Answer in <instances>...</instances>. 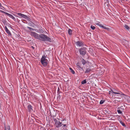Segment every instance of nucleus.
Instances as JSON below:
<instances>
[{
	"label": "nucleus",
	"mask_w": 130,
	"mask_h": 130,
	"mask_svg": "<svg viewBox=\"0 0 130 130\" xmlns=\"http://www.w3.org/2000/svg\"><path fill=\"white\" fill-rule=\"evenodd\" d=\"M120 123L124 126L125 127L126 125H125V124L122 122L121 121H120Z\"/></svg>",
	"instance_id": "4be33fe9"
},
{
	"label": "nucleus",
	"mask_w": 130,
	"mask_h": 130,
	"mask_svg": "<svg viewBox=\"0 0 130 130\" xmlns=\"http://www.w3.org/2000/svg\"><path fill=\"white\" fill-rule=\"evenodd\" d=\"M10 126H8L6 127L5 126V130H10Z\"/></svg>",
	"instance_id": "a211bd4d"
},
{
	"label": "nucleus",
	"mask_w": 130,
	"mask_h": 130,
	"mask_svg": "<svg viewBox=\"0 0 130 130\" xmlns=\"http://www.w3.org/2000/svg\"><path fill=\"white\" fill-rule=\"evenodd\" d=\"M7 15L9 16V17L12 18L13 19L14 21H15L16 20V19L11 14H10L8 13Z\"/></svg>",
	"instance_id": "ddd939ff"
},
{
	"label": "nucleus",
	"mask_w": 130,
	"mask_h": 130,
	"mask_svg": "<svg viewBox=\"0 0 130 130\" xmlns=\"http://www.w3.org/2000/svg\"><path fill=\"white\" fill-rule=\"evenodd\" d=\"M69 69L71 71V72L73 74H74L75 73V72L71 68H69Z\"/></svg>",
	"instance_id": "412c9836"
},
{
	"label": "nucleus",
	"mask_w": 130,
	"mask_h": 130,
	"mask_svg": "<svg viewBox=\"0 0 130 130\" xmlns=\"http://www.w3.org/2000/svg\"><path fill=\"white\" fill-rule=\"evenodd\" d=\"M81 62L83 65H85L86 63H88V61H86L85 60H84L83 59H82L81 60Z\"/></svg>",
	"instance_id": "f8f14e48"
},
{
	"label": "nucleus",
	"mask_w": 130,
	"mask_h": 130,
	"mask_svg": "<svg viewBox=\"0 0 130 130\" xmlns=\"http://www.w3.org/2000/svg\"><path fill=\"white\" fill-rule=\"evenodd\" d=\"M86 83V80H84L82 81V84H84Z\"/></svg>",
	"instance_id": "5701e85b"
},
{
	"label": "nucleus",
	"mask_w": 130,
	"mask_h": 130,
	"mask_svg": "<svg viewBox=\"0 0 130 130\" xmlns=\"http://www.w3.org/2000/svg\"><path fill=\"white\" fill-rule=\"evenodd\" d=\"M105 102V101L103 100H101L100 101V104H102L104 102Z\"/></svg>",
	"instance_id": "cd10ccee"
},
{
	"label": "nucleus",
	"mask_w": 130,
	"mask_h": 130,
	"mask_svg": "<svg viewBox=\"0 0 130 130\" xmlns=\"http://www.w3.org/2000/svg\"><path fill=\"white\" fill-rule=\"evenodd\" d=\"M117 111L119 113L121 114V115H122V111L121 110H120L119 109H118L117 110Z\"/></svg>",
	"instance_id": "aec40b11"
},
{
	"label": "nucleus",
	"mask_w": 130,
	"mask_h": 130,
	"mask_svg": "<svg viewBox=\"0 0 130 130\" xmlns=\"http://www.w3.org/2000/svg\"><path fill=\"white\" fill-rule=\"evenodd\" d=\"M122 106L121 107H119L118 108V109H119V110H121L122 111H123V108H122Z\"/></svg>",
	"instance_id": "b1692460"
},
{
	"label": "nucleus",
	"mask_w": 130,
	"mask_h": 130,
	"mask_svg": "<svg viewBox=\"0 0 130 130\" xmlns=\"http://www.w3.org/2000/svg\"><path fill=\"white\" fill-rule=\"evenodd\" d=\"M111 91H109V94H110V93H111Z\"/></svg>",
	"instance_id": "c756f323"
},
{
	"label": "nucleus",
	"mask_w": 130,
	"mask_h": 130,
	"mask_svg": "<svg viewBox=\"0 0 130 130\" xmlns=\"http://www.w3.org/2000/svg\"><path fill=\"white\" fill-rule=\"evenodd\" d=\"M78 63L76 65L77 66V68L80 70H82L83 71H84V70L83 69V67H81L79 65H78Z\"/></svg>",
	"instance_id": "2eb2a0df"
},
{
	"label": "nucleus",
	"mask_w": 130,
	"mask_h": 130,
	"mask_svg": "<svg viewBox=\"0 0 130 130\" xmlns=\"http://www.w3.org/2000/svg\"><path fill=\"white\" fill-rule=\"evenodd\" d=\"M32 48H33V49H34V47H33V46H32Z\"/></svg>",
	"instance_id": "2f4dec72"
},
{
	"label": "nucleus",
	"mask_w": 130,
	"mask_h": 130,
	"mask_svg": "<svg viewBox=\"0 0 130 130\" xmlns=\"http://www.w3.org/2000/svg\"><path fill=\"white\" fill-rule=\"evenodd\" d=\"M0 11L2 13H3L7 15L8 13L2 10H0Z\"/></svg>",
	"instance_id": "a878e982"
},
{
	"label": "nucleus",
	"mask_w": 130,
	"mask_h": 130,
	"mask_svg": "<svg viewBox=\"0 0 130 130\" xmlns=\"http://www.w3.org/2000/svg\"><path fill=\"white\" fill-rule=\"evenodd\" d=\"M30 34L35 39H39L40 35L38 34L35 32L31 31L30 32Z\"/></svg>",
	"instance_id": "39448f33"
},
{
	"label": "nucleus",
	"mask_w": 130,
	"mask_h": 130,
	"mask_svg": "<svg viewBox=\"0 0 130 130\" xmlns=\"http://www.w3.org/2000/svg\"><path fill=\"white\" fill-rule=\"evenodd\" d=\"M96 24L100 26V27H102L103 28L106 29L107 30H108L109 29V28L105 26H104L102 25L100 23H96Z\"/></svg>",
	"instance_id": "9d476101"
},
{
	"label": "nucleus",
	"mask_w": 130,
	"mask_h": 130,
	"mask_svg": "<svg viewBox=\"0 0 130 130\" xmlns=\"http://www.w3.org/2000/svg\"><path fill=\"white\" fill-rule=\"evenodd\" d=\"M41 62L44 67H46L48 63V60L46 59V57L44 55H43L41 59Z\"/></svg>",
	"instance_id": "7ed1b4c3"
},
{
	"label": "nucleus",
	"mask_w": 130,
	"mask_h": 130,
	"mask_svg": "<svg viewBox=\"0 0 130 130\" xmlns=\"http://www.w3.org/2000/svg\"><path fill=\"white\" fill-rule=\"evenodd\" d=\"M27 107L29 111H31L33 110L32 108V107L31 105H28Z\"/></svg>",
	"instance_id": "4468645a"
},
{
	"label": "nucleus",
	"mask_w": 130,
	"mask_h": 130,
	"mask_svg": "<svg viewBox=\"0 0 130 130\" xmlns=\"http://www.w3.org/2000/svg\"><path fill=\"white\" fill-rule=\"evenodd\" d=\"M59 88H58V91H59Z\"/></svg>",
	"instance_id": "7c9ffc66"
},
{
	"label": "nucleus",
	"mask_w": 130,
	"mask_h": 130,
	"mask_svg": "<svg viewBox=\"0 0 130 130\" xmlns=\"http://www.w3.org/2000/svg\"><path fill=\"white\" fill-rule=\"evenodd\" d=\"M86 48L84 47L80 49L79 50L80 55L82 56H84L86 53Z\"/></svg>",
	"instance_id": "20e7f679"
},
{
	"label": "nucleus",
	"mask_w": 130,
	"mask_h": 130,
	"mask_svg": "<svg viewBox=\"0 0 130 130\" xmlns=\"http://www.w3.org/2000/svg\"><path fill=\"white\" fill-rule=\"evenodd\" d=\"M39 39L43 41L52 42L51 39L44 34H41L40 35Z\"/></svg>",
	"instance_id": "f03ea898"
},
{
	"label": "nucleus",
	"mask_w": 130,
	"mask_h": 130,
	"mask_svg": "<svg viewBox=\"0 0 130 130\" xmlns=\"http://www.w3.org/2000/svg\"><path fill=\"white\" fill-rule=\"evenodd\" d=\"M91 71V69H90L89 68H87L86 69V71L85 72V73H88L90 72Z\"/></svg>",
	"instance_id": "dca6fc26"
},
{
	"label": "nucleus",
	"mask_w": 130,
	"mask_h": 130,
	"mask_svg": "<svg viewBox=\"0 0 130 130\" xmlns=\"http://www.w3.org/2000/svg\"><path fill=\"white\" fill-rule=\"evenodd\" d=\"M5 29L7 33V34H8V35L10 36H11V34L9 30L8 29L7 27L6 26L5 27Z\"/></svg>",
	"instance_id": "9b49d317"
},
{
	"label": "nucleus",
	"mask_w": 130,
	"mask_h": 130,
	"mask_svg": "<svg viewBox=\"0 0 130 130\" xmlns=\"http://www.w3.org/2000/svg\"><path fill=\"white\" fill-rule=\"evenodd\" d=\"M68 32L69 35H71L72 34V30L71 29H69L68 30Z\"/></svg>",
	"instance_id": "6ab92c4d"
},
{
	"label": "nucleus",
	"mask_w": 130,
	"mask_h": 130,
	"mask_svg": "<svg viewBox=\"0 0 130 130\" xmlns=\"http://www.w3.org/2000/svg\"><path fill=\"white\" fill-rule=\"evenodd\" d=\"M54 120L55 121V125L56 127L58 128L60 127L62 125H63L62 128H63V129L64 128L63 127L66 128L67 127V126H66L67 123L64 122L63 121L64 120H61V122H60L59 121L57 120L56 119H54ZM62 130H68L66 128L65 129H63Z\"/></svg>",
	"instance_id": "f257e3e1"
},
{
	"label": "nucleus",
	"mask_w": 130,
	"mask_h": 130,
	"mask_svg": "<svg viewBox=\"0 0 130 130\" xmlns=\"http://www.w3.org/2000/svg\"><path fill=\"white\" fill-rule=\"evenodd\" d=\"M111 91L112 93L114 94H117L120 95H125V94L123 93L118 91L117 90H111Z\"/></svg>",
	"instance_id": "423d86ee"
},
{
	"label": "nucleus",
	"mask_w": 130,
	"mask_h": 130,
	"mask_svg": "<svg viewBox=\"0 0 130 130\" xmlns=\"http://www.w3.org/2000/svg\"><path fill=\"white\" fill-rule=\"evenodd\" d=\"M124 27L127 30H129L130 29V27H129L128 25H125Z\"/></svg>",
	"instance_id": "f3484780"
},
{
	"label": "nucleus",
	"mask_w": 130,
	"mask_h": 130,
	"mask_svg": "<svg viewBox=\"0 0 130 130\" xmlns=\"http://www.w3.org/2000/svg\"><path fill=\"white\" fill-rule=\"evenodd\" d=\"M17 14L20 16L21 18L22 17L25 19H27L28 18V17L27 16L21 13H17Z\"/></svg>",
	"instance_id": "6e6552de"
},
{
	"label": "nucleus",
	"mask_w": 130,
	"mask_h": 130,
	"mask_svg": "<svg viewBox=\"0 0 130 130\" xmlns=\"http://www.w3.org/2000/svg\"><path fill=\"white\" fill-rule=\"evenodd\" d=\"M0 7H3L2 6V4L1 3H0Z\"/></svg>",
	"instance_id": "c85d7f7f"
},
{
	"label": "nucleus",
	"mask_w": 130,
	"mask_h": 130,
	"mask_svg": "<svg viewBox=\"0 0 130 130\" xmlns=\"http://www.w3.org/2000/svg\"><path fill=\"white\" fill-rule=\"evenodd\" d=\"M117 97L116 98V99L115 100V102L116 101L120 102H122L123 98L121 96L117 95Z\"/></svg>",
	"instance_id": "0eeeda50"
},
{
	"label": "nucleus",
	"mask_w": 130,
	"mask_h": 130,
	"mask_svg": "<svg viewBox=\"0 0 130 130\" xmlns=\"http://www.w3.org/2000/svg\"><path fill=\"white\" fill-rule=\"evenodd\" d=\"M27 28H28L30 30H33L34 31L35 29H33L31 27H27Z\"/></svg>",
	"instance_id": "393cba45"
},
{
	"label": "nucleus",
	"mask_w": 130,
	"mask_h": 130,
	"mask_svg": "<svg viewBox=\"0 0 130 130\" xmlns=\"http://www.w3.org/2000/svg\"><path fill=\"white\" fill-rule=\"evenodd\" d=\"M91 28L92 29V30H94L95 28V26H93L92 25H91Z\"/></svg>",
	"instance_id": "bb28decb"
},
{
	"label": "nucleus",
	"mask_w": 130,
	"mask_h": 130,
	"mask_svg": "<svg viewBox=\"0 0 130 130\" xmlns=\"http://www.w3.org/2000/svg\"><path fill=\"white\" fill-rule=\"evenodd\" d=\"M105 4H107V3H105Z\"/></svg>",
	"instance_id": "473e14b6"
},
{
	"label": "nucleus",
	"mask_w": 130,
	"mask_h": 130,
	"mask_svg": "<svg viewBox=\"0 0 130 130\" xmlns=\"http://www.w3.org/2000/svg\"><path fill=\"white\" fill-rule=\"evenodd\" d=\"M76 44L77 45L79 46H83L84 45V42L81 41H77Z\"/></svg>",
	"instance_id": "1a4fd4ad"
}]
</instances>
